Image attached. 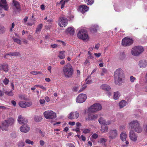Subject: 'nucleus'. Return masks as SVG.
I'll use <instances>...</instances> for the list:
<instances>
[{
	"mask_svg": "<svg viewBox=\"0 0 147 147\" xmlns=\"http://www.w3.org/2000/svg\"><path fill=\"white\" fill-rule=\"evenodd\" d=\"M39 133L41 134V136L42 137H44L45 136V133L42 132L41 130H40L39 131Z\"/></svg>",
	"mask_w": 147,
	"mask_h": 147,
	"instance_id": "56",
	"label": "nucleus"
},
{
	"mask_svg": "<svg viewBox=\"0 0 147 147\" xmlns=\"http://www.w3.org/2000/svg\"><path fill=\"white\" fill-rule=\"evenodd\" d=\"M42 24H40L38 25L36 30V32H40L41 30L42 27Z\"/></svg>",
	"mask_w": 147,
	"mask_h": 147,
	"instance_id": "36",
	"label": "nucleus"
},
{
	"mask_svg": "<svg viewBox=\"0 0 147 147\" xmlns=\"http://www.w3.org/2000/svg\"><path fill=\"white\" fill-rule=\"evenodd\" d=\"M110 136H109V138L111 139H114L117 137L118 135V133L116 129H111L109 132Z\"/></svg>",
	"mask_w": 147,
	"mask_h": 147,
	"instance_id": "10",
	"label": "nucleus"
},
{
	"mask_svg": "<svg viewBox=\"0 0 147 147\" xmlns=\"http://www.w3.org/2000/svg\"><path fill=\"white\" fill-rule=\"evenodd\" d=\"M89 9V8L86 5H82L79 7L78 10L82 13H85Z\"/></svg>",
	"mask_w": 147,
	"mask_h": 147,
	"instance_id": "15",
	"label": "nucleus"
},
{
	"mask_svg": "<svg viewBox=\"0 0 147 147\" xmlns=\"http://www.w3.org/2000/svg\"><path fill=\"white\" fill-rule=\"evenodd\" d=\"M91 129L90 128H84L82 129L83 133L84 134H88L90 132Z\"/></svg>",
	"mask_w": 147,
	"mask_h": 147,
	"instance_id": "45",
	"label": "nucleus"
},
{
	"mask_svg": "<svg viewBox=\"0 0 147 147\" xmlns=\"http://www.w3.org/2000/svg\"><path fill=\"white\" fill-rule=\"evenodd\" d=\"M4 93L6 94L9 96H13V94L11 90L4 91Z\"/></svg>",
	"mask_w": 147,
	"mask_h": 147,
	"instance_id": "38",
	"label": "nucleus"
},
{
	"mask_svg": "<svg viewBox=\"0 0 147 147\" xmlns=\"http://www.w3.org/2000/svg\"><path fill=\"white\" fill-rule=\"evenodd\" d=\"M65 33L67 34L73 35L74 33V30L73 27H70L68 28L66 30Z\"/></svg>",
	"mask_w": 147,
	"mask_h": 147,
	"instance_id": "19",
	"label": "nucleus"
},
{
	"mask_svg": "<svg viewBox=\"0 0 147 147\" xmlns=\"http://www.w3.org/2000/svg\"><path fill=\"white\" fill-rule=\"evenodd\" d=\"M88 53L89 55L88 57L89 59H92L94 58V57L92 55V53L90 51L88 52Z\"/></svg>",
	"mask_w": 147,
	"mask_h": 147,
	"instance_id": "53",
	"label": "nucleus"
},
{
	"mask_svg": "<svg viewBox=\"0 0 147 147\" xmlns=\"http://www.w3.org/2000/svg\"><path fill=\"white\" fill-rule=\"evenodd\" d=\"M58 45L57 44H54L53 45H51V47L53 48H56Z\"/></svg>",
	"mask_w": 147,
	"mask_h": 147,
	"instance_id": "63",
	"label": "nucleus"
},
{
	"mask_svg": "<svg viewBox=\"0 0 147 147\" xmlns=\"http://www.w3.org/2000/svg\"><path fill=\"white\" fill-rule=\"evenodd\" d=\"M15 120L12 118L8 119L5 120L1 126L2 130H7L8 129V127L10 126L13 125L14 123Z\"/></svg>",
	"mask_w": 147,
	"mask_h": 147,
	"instance_id": "4",
	"label": "nucleus"
},
{
	"mask_svg": "<svg viewBox=\"0 0 147 147\" xmlns=\"http://www.w3.org/2000/svg\"><path fill=\"white\" fill-rule=\"evenodd\" d=\"M84 1L88 5H91L94 3V0H84Z\"/></svg>",
	"mask_w": 147,
	"mask_h": 147,
	"instance_id": "40",
	"label": "nucleus"
},
{
	"mask_svg": "<svg viewBox=\"0 0 147 147\" xmlns=\"http://www.w3.org/2000/svg\"><path fill=\"white\" fill-rule=\"evenodd\" d=\"M9 80L5 78L3 80V82L5 85H7L8 83Z\"/></svg>",
	"mask_w": 147,
	"mask_h": 147,
	"instance_id": "49",
	"label": "nucleus"
},
{
	"mask_svg": "<svg viewBox=\"0 0 147 147\" xmlns=\"http://www.w3.org/2000/svg\"><path fill=\"white\" fill-rule=\"evenodd\" d=\"M136 78L132 76H131L130 78V81L131 82H133L135 80Z\"/></svg>",
	"mask_w": 147,
	"mask_h": 147,
	"instance_id": "55",
	"label": "nucleus"
},
{
	"mask_svg": "<svg viewBox=\"0 0 147 147\" xmlns=\"http://www.w3.org/2000/svg\"><path fill=\"white\" fill-rule=\"evenodd\" d=\"M114 9L116 11L120 12L122 10V7L119 5H115L114 6Z\"/></svg>",
	"mask_w": 147,
	"mask_h": 147,
	"instance_id": "28",
	"label": "nucleus"
},
{
	"mask_svg": "<svg viewBox=\"0 0 147 147\" xmlns=\"http://www.w3.org/2000/svg\"><path fill=\"white\" fill-rule=\"evenodd\" d=\"M134 129L136 132L137 133H140L142 131V130L140 124Z\"/></svg>",
	"mask_w": 147,
	"mask_h": 147,
	"instance_id": "32",
	"label": "nucleus"
},
{
	"mask_svg": "<svg viewBox=\"0 0 147 147\" xmlns=\"http://www.w3.org/2000/svg\"><path fill=\"white\" fill-rule=\"evenodd\" d=\"M28 17L26 16L25 17L23 21V22L24 24L25 25H27L28 26H32L34 24V23H31L30 22H28L27 23H26V22L27 21L28 19Z\"/></svg>",
	"mask_w": 147,
	"mask_h": 147,
	"instance_id": "29",
	"label": "nucleus"
},
{
	"mask_svg": "<svg viewBox=\"0 0 147 147\" xmlns=\"http://www.w3.org/2000/svg\"><path fill=\"white\" fill-rule=\"evenodd\" d=\"M111 123V121L110 120H108L107 121H105V125H108L110 124Z\"/></svg>",
	"mask_w": 147,
	"mask_h": 147,
	"instance_id": "58",
	"label": "nucleus"
},
{
	"mask_svg": "<svg viewBox=\"0 0 147 147\" xmlns=\"http://www.w3.org/2000/svg\"><path fill=\"white\" fill-rule=\"evenodd\" d=\"M101 89L105 91H108L110 90L111 88L108 85L106 84H103L100 86Z\"/></svg>",
	"mask_w": 147,
	"mask_h": 147,
	"instance_id": "23",
	"label": "nucleus"
},
{
	"mask_svg": "<svg viewBox=\"0 0 147 147\" xmlns=\"http://www.w3.org/2000/svg\"><path fill=\"white\" fill-rule=\"evenodd\" d=\"M98 135L96 134H94L92 136L93 138L94 139L97 138L98 137Z\"/></svg>",
	"mask_w": 147,
	"mask_h": 147,
	"instance_id": "57",
	"label": "nucleus"
},
{
	"mask_svg": "<svg viewBox=\"0 0 147 147\" xmlns=\"http://www.w3.org/2000/svg\"><path fill=\"white\" fill-rule=\"evenodd\" d=\"M120 96L119 92L118 91H116L114 92L113 98L115 100L118 99Z\"/></svg>",
	"mask_w": 147,
	"mask_h": 147,
	"instance_id": "31",
	"label": "nucleus"
},
{
	"mask_svg": "<svg viewBox=\"0 0 147 147\" xmlns=\"http://www.w3.org/2000/svg\"><path fill=\"white\" fill-rule=\"evenodd\" d=\"M144 48L141 46H137L133 47L131 51V54L135 56H138L144 51Z\"/></svg>",
	"mask_w": 147,
	"mask_h": 147,
	"instance_id": "5",
	"label": "nucleus"
},
{
	"mask_svg": "<svg viewBox=\"0 0 147 147\" xmlns=\"http://www.w3.org/2000/svg\"><path fill=\"white\" fill-rule=\"evenodd\" d=\"M97 117L98 116L97 115H94L92 114H89L88 115L87 120L88 121H89L91 120L95 119L97 118Z\"/></svg>",
	"mask_w": 147,
	"mask_h": 147,
	"instance_id": "25",
	"label": "nucleus"
},
{
	"mask_svg": "<svg viewBox=\"0 0 147 147\" xmlns=\"http://www.w3.org/2000/svg\"><path fill=\"white\" fill-rule=\"evenodd\" d=\"M130 139L134 142H136L138 140V136L133 131L131 130L129 133Z\"/></svg>",
	"mask_w": 147,
	"mask_h": 147,
	"instance_id": "11",
	"label": "nucleus"
},
{
	"mask_svg": "<svg viewBox=\"0 0 147 147\" xmlns=\"http://www.w3.org/2000/svg\"><path fill=\"white\" fill-rule=\"evenodd\" d=\"M115 83L116 84L120 85L124 77L123 70L120 69H117L114 73Z\"/></svg>",
	"mask_w": 147,
	"mask_h": 147,
	"instance_id": "2",
	"label": "nucleus"
},
{
	"mask_svg": "<svg viewBox=\"0 0 147 147\" xmlns=\"http://www.w3.org/2000/svg\"><path fill=\"white\" fill-rule=\"evenodd\" d=\"M79 116V113L77 111L71 112L70 113L68 118L70 119H77Z\"/></svg>",
	"mask_w": 147,
	"mask_h": 147,
	"instance_id": "18",
	"label": "nucleus"
},
{
	"mask_svg": "<svg viewBox=\"0 0 147 147\" xmlns=\"http://www.w3.org/2000/svg\"><path fill=\"white\" fill-rule=\"evenodd\" d=\"M25 143L26 144L32 145L34 144V142L29 139H26L25 140Z\"/></svg>",
	"mask_w": 147,
	"mask_h": 147,
	"instance_id": "41",
	"label": "nucleus"
},
{
	"mask_svg": "<svg viewBox=\"0 0 147 147\" xmlns=\"http://www.w3.org/2000/svg\"><path fill=\"white\" fill-rule=\"evenodd\" d=\"M126 104L127 102L125 100H122L119 103V107L121 108H122L126 105Z\"/></svg>",
	"mask_w": 147,
	"mask_h": 147,
	"instance_id": "33",
	"label": "nucleus"
},
{
	"mask_svg": "<svg viewBox=\"0 0 147 147\" xmlns=\"http://www.w3.org/2000/svg\"><path fill=\"white\" fill-rule=\"evenodd\" d=\"M76 132L78 133L80 132V127H76V129L74 130Z\"/></svg>",
	"mask_w": 147,
	"mask_h": 147,
	"instance_id": "60",
	"label": "nucleus"
},
{
	"mask_svg": "<svg viewBox=\"0 0 147 147\" xmlns=\"http://www.w3.org/2000/svg\"><path fill=\"white\" fill-rule=\"evenodd\" d=\"M1 67L2 68V69L5 72H7L8 71V65H1Z\"/></svg>",
	"mask_w": 147,
	"mask_h": 147,
	"instance_id": "43",
	"label": "nucleus"
},
{
	"mask_svg": "<svg viewBox=\"0 0 147 147\" xmlns=\"http://www.w3.org/2000/svg\"><path fill=\"white\" fill-rule=\"evenodd\" d=\"M19 98L22 100H25L27 99L26 96L24 94H21L19 96Z\"/></svg>",
	"mask_w": 147,
	"mask_h": 147,
	"instance_id": "44",
	"label": "nucleus"
},
{
	"mask_svg": "<svg viewBox=\"0 0 147 147\" xmlns=\"http://www.w3.org/2000/svg\"><path fill=\"white\" fill-rule=\"evenodd\" d=\"M18 121L20 124L26 123L27 122L26 120L24 117H22L21 115L19 116Z\"/></svg>",
	"mask_w": 147,
	"mask_h": 147,
	"instance_id": "22",
	"label": "nucleus"
},
{
	"mask_svg": "<svg viewBox=\"0 0 147 147\" xmlns=\"http://www.w3.org/2000/svg\"><path fill=\"white\" fill-rule=\"evenodd\" d=\"M78 37L83 40H88L89 39L87 32L85 28L80 29L77 34Z\"/></svg>",
	"mask_w": 147,
	"mask_h": 147,
	"instance_id": "3",
	"label": "nucleus"
},
{
	"mask_svg": "<svg viewBox=\"0 0 147 147\" xmlns=\"http://www.w3.org/2000/svg\"><path fill=\"white\" fill-rule=\"evenodd\" d=\"M100 131L102 133L107 132L108 131V128L107 126L102 125L101 126Z\"/></svg>",
	"mask_w": 147,
	"mask_h": 147,
	"instance_id": "27",
	"label": "nucleus"
},
{
	"mask_svg": "<svg viewBox=\"0 0 147 147\" xmlns=\"http://www.w3.org/2000/svg\"><path fill=\"white\" fill-rule=\"evenodd\" d=\"M42 119L41 116H35L34 117V120L36 122L40 121Z\"/></svg>",
	"mask_w": 147,
	"mask_h": 147,
	"instance_id": "35",
	"label": "nucleus"
},
{
	"mask_svg": "<svg viewBox=\"0 0 147 147\" xmlns=\"http://www.w3.org/2000/svg\"><path fill=\"white\" fill-rule=\"evenodd\" d=\"M65 51H61L59 52V54L58 56L60 59H63L65 57V56L64 54Z\"/></svg>",
	"mask_w": 147,
	"mask_h": 147,
	"instance_id": "34",
	"label": "nucleus"
},
{
	"mask_svg": "<svg viewBox=\"0 0 147 147\" xmlns=\"http://www.w3.org/2000/svg\"><path fill=\"white\" fill-rule=\"evenodd\" d=\"M30 127L27 124H24L20 128L21 131L23 133H27L30 130Z\"/></svg>",
	"mask_w": 147,
	"mask_h": 147,
	"instance_id": "17",
	"label": "nucleus"
},
{
	"mask_svg": "<svg viewBox=\"0 0 147 147\" xmlns=\"http://www.w3.org/2000/svg\"><path fill=\"white\" fill-rule=\"evenodd\" d=\"M56 42H59L60 44H62V45L63 46H64L65 45V43L64 42L61 41L60 40H57L56 41Z\"/></svg>",
	"mask_w": 147,
	"mask_h": 147,
	"instance_id": "54",
	"label": "nucleus"
},
{
	"mask_svg": "<svg viewBox=\"0 0 147 147\" xmlns=\"http://www.w3.org/2000/svg\"><path fill=\"white\" fill-rule=\"evenodd\" d=\"M5 15L3 10L0 8V19L3 18Z\"/></svg>",
	"mask_w": 147,
	"mask_h": 147,
	"instance_id": "39",
	"label": "nucleus"
},
{
	"mask_svg": "<svg viewBox=\"0 0 147 147\" xmlns=\"http://www.w3.org/2000/svg\"><path fill=\"white\" fill-rule=\"evenodd\" d=\"M133 42V41L131 38L126 37L122 39V45L124 46H128L131 45Z\"/></svg>",
	"mask_w": 147,
	"mask_h": 147,
	"instance_id": "8",
	"label": "nucleus"
},
{
	"mask_svg": "<svg viewBox=\"0 0 147 147\" xmlns=\"http://www.w3.org/2000/svg\"><path fill=\"white\" fill-rule=\"evenodd\" d=\"M98 26L97 25H92L90 28V31L91 32H96L98 29Z\"/></svg>",
	"mask_w": 147,
	"mask_h": 147,
	"instance_id": "30",
	"label": "nucleus"
},
{
	"mask_svg": "<svg viewBox=\"0 0 147 147\" xmlns=\"http://www.w3.org/2000/svg\"><path fill=\"white\" fill-rule=\"evenodd\" d=\"M86 98L87 96L86 94H81L77 97L76 101L78 103H81L85 102Z\"/></svg>",
	"mask_w": 147,
	"mask_h": 147,
	"instance_id": "9",
	"label": "nucleus"
},
{
	"mask_svg": "<svg viewBox=\"0 0 147 147\" xmlns=\"http://www.w3.org/2000/svg\"><path fill=\"white\" fill-rule=\"evenodd\" d=\"M19 55V52L10 53L6 54L5 56V58L9 57V56H18Z\"/></svg>",
	"mask_w": 147,
	"mask_h": 147,
	"instance_id": "24",
	"label": "nucleus"
},
{
	"mask_svg": "<svg viewBox=\"0 0 147 147\" xmlns=\"http://www.w3.org/2000/svg\"><path fill=\"white\" fill-rule=\"evenodd\" d=\"M32 103L31 102L20 101L19 102V106L22 108H25L31 106Z\"/></svg>",
	"mask_w": 147,
	"mask_h": 147,
	"instance_id": "13",
	"label": "nucleus"
},
{
	"mask_svg": "<svg viewBox=\"0 0 147 147\" xmlns=\"http://www.w3.org/2000/svg\"><path fill=\"white\" fill-rule=\"evenodd\" d=\"M13 5L14 8L16 10H19L20 9V6L19 3L17 1H13Z\"/></svg>",
	"mask_w": 147,
	"mask_h": 147,
	"instance_id": "26",
	"label": "nucleus"
},
{
	"mask_svg": "<svg viewBox=\"0 0 147 147\" xmlns=\"http://www.w3.org/2000/svg\"><path fill=\"white\" fill-rule=\"evenodd\" d=\"M107 139L105 138H102L99 140L98 141V142L100 143H102L104 144L107 141Z\"/></svg>",
	"mask_w": 147,
	"mask_h": 147,
	"instance_id": "42",
	"label": "nucleus"
},
{
	"mask_svg": "<svg viewBox=\"0 0 147 147\" xmlns=\"http://www.w3.org/2000/svg\"><path fill=\"white\" fill-rule=\"evenodd\" d=\"M63 0H61L60 3L61 4V9H62L63 8L65 5V2L63 1V2H62Z\"/></svg>",
	"mask_w": 147,
	"mask_h": 147,
	"instance_id": "52",
	"label": "nucleus"
},
{
	"mask_svg": "<svg viewBox=\"0 0 147 147\" xmlns=\"http://www.w3.org/2000/svg\"><path fill=\"white\" fill-rule=\"evenodd\" d=\"M102 109L101 105L98 103L94 104L88 109L89 112L94 113Z\"/></svg>",
	"mask_w": 147,
	"mask_h": 147,
	"instance_id": "7",
	"label": "nucleus"
},
{
	"mask_svg": "<svg viewBox=\"0 0 147 147\" xmlns=\"http://www.w3.org/2000/svg\"><path fill=\"white\" fill-rule=\"evenodd\" d=\"M13 40L15 42L17 43L18 44L21 45V42L20 40L19 39L14 38H13Z\"/></svg>",
	"mask_w": 147,
	"mask_h": 147,
	"instance_id": "47",
	"label": "nucleus"
},
{
	"mask_svg": "<svg viewBox=\"0 0 147 147\" xmlns=\"http://www.w3.org/2000/svg\"><path fill=\"white\" fill-rule=\"evenodd\" d=\"M39 144L41 146H43L45 144V142L42 140H40L39 142Z\"/></svg>",
	"mask_w": 147,
	"mask_h": 147,
	"instance_id": "61",
	"label": "nucleus"
},
{
	"mask_svg": "<svg viewBox=\"0 0 147 147\" xmlns=\"http://www.w3.org/2000/svg\"><path fill=\"white\" fill-rule=\"evenodd\" d=\"M62 72L65 78H71L74 74V69L70 63H67L63 67Z\"/></svg>",
	"mask_w": 147,
	"mask_h": 147,
	"instance_id": "1",
	"label": "nucleus"
},
{
	"mask_svg": "<svg viewBox=\"0 0 147 147\" xmlns=\"http://www.w3.org/2000/svg\"><path fill=\"white\" fill-rule=\"evenodd\" d=\"M58 21V25L61 27H65L66 26L67 24V20L65 17H62L60 18L59 19Z\"/></svg>",
	"mask_w": 147,
	"mask_h": 147,
	"instance_id": "12",
	"label": "nucleus"
},
{
	"mask_svg": "<svg viewBox=\"0 0 147 147\" xmlns=\"http://www.w3.org/2000/svg\"><path fill=\"white\" fill-rule=\"evenodd\" d=\"M5 32L4 27L0 25V34H3Z\"/></svg>",
	"mask_w": 147,
	"mask_h": 147,
	"instance_id": "46",
	"label": "nucleus"
},
{
	"mask_svg": "<svg viewBox=\"0 0 147 147\" xmlns=\"http://www.w3.org/2000/svg\"><path fill=\"white\" fill-rule=\"evenodd\" d=\"M94 55L97 58H98L101 55V54L100 53H94Z\"/></svg>",
	"mask_w": 147,
	"mask_h": 147,
	"instance_id": "59",
	"label": "nucleus"
},
{
	"mask_svg": "<svg viewBox=\"0 0 147 147\" xmlns=\"http://www.w3.org/2000/svg\"><path fill=\"white\" fill-rule=\"evenodd\" d=\"M105 121L106 120L104 119L101 117L98 119V122L100 124L105 125Z\"/></svg>",
	"mask_w": 147,
	"mask_h": 147,
	"instance_id": "37",
	"label": "nucleus"
},
{
	"mask_svg": "<svg viewBox=\"0 0 147 147\" xmlns=\"http://www.w3.org/2000/svg\"><path fill=\"white\" fill-rule=\"evenodd\" d=\"M127 137V134L125 131L122 132L120 134V139L123 142L126 141Z\"/></svg>",
	"mask_w": 147,
	"mask_h": 147,
	"instance_id": "21",
	"label": "nucleus"
},
{
	"mask_svg": "<svg viewBox=\"0 0 147 147\" xmlns=\"http://www.w3.org/2000/svg\"><path fill=\"white\" fill-rule=\"evenodd\" d=\"M68 123L70 125L72 126L75 125V122L74 121H69Z\"/></svg>",
	"mask_w": 147,
	"mask_h": 147,
	"instance_id": "62",
	"label": "nucleus"
},
{
	"mask_svg": "<svg viewBox=\"0 0 147 147\" xmlns=\"http://www.w3.org/2000/svg\"><path fill=\"white\" fill-rule=\"evenodd\" d=\"M0 8L5 11H7L9 7L5 0H1L0 1Z\"/></svg>",
	"mask_w": 147,
	"mask_h": 147,
	"instance_id": "14",
	"label": "nucleus"
},
{
	"mask_svg": "<svg viewBox=\"0 0 147 147\" xmlns=\"http://www.w3.org/2000/svg\"><path fill=\"white\" fill-rule=\"evenodd\" d=\"M147 65V62L146 60H141L139 62V66L140 68H144Z\"/></svg>",
	"mask_w": 147,
	"mask_h": 147,
	"instance_id": "20",
	"label": "nucleus"
},
{
	"mask_svg": "<svg viewBox=\"0 0 147 147\" xmlns=\"http://www.w3.org/2000/svg\"><path fill=\"white\" fill-rule=\"evenodd\" d=\"M30 73L31 74H33V75H36L38 74H41V73L40 72H38L36 71H31L30 72Z\"/></svg>",
	"mask_w": 147,
	"mask_h": 147,
	"instance_id": "51",
	"label": "nucleus"
},
{
	"mask_svg": "<svg viewBox=\"0 0 147 147\" xmlns=\"http://www.w3.org/2000/svg\"><path fill=\"white\" fill-rule=\"evenodd\" d=\"M39 102L41 105H44L45 101L44 99H40L39 100Z\"/></svg>",
	"mask_w": 147,
	"mask_h": 147,
	"instance_id": "50",
	"label": "nucleus"
},
{
	"mask_svg": "<svg viewBox=\"0 0 147 147\" xmlns=\"http://www.w3.org/2000/svg\"><path fill=\"white\" fill-rule=\"evenodd\" d=\"M25 145L24 142L21 141L19 142L18 146L19 147H23Z\"/></svg>",
	"mask_w": 147,
	"mask_h": 147,
	"instance_id": "48",
	"label": "nucleus"
},
{
	"mask_svg": "<svg viewBox=\"0 0 147 147\" xmlns=\"http://www.w3.org/2000/svg\"><path fill=\"white\" fill-rule=\"evenodd\" d=\"M45 117L47 119H53L57 117L56 114L51 110H48L44 112L43 113Z\"/></svg>",
	"mask_w": 147,
	"mask_h": 147,
	"instance_id": "6",
	"label": "nucleus"
},
{
	"mask_svg": "<svg viewBox=\"0 0 147 147\" xmlns=\"http://www.w3.org/2000/svg\"><path fill=\"white\" fill-rule=\"evenodd\" d=\"M67 145L70 147H74V145L72 143H69L67 144Z\"/></svg>",
	"mask_w": 147,
	"mask_h": 147,
	"instance_id": "64",
	"label": "nucleus"
},
{
	"mask_svg": "<svg viewBox=\"0 0 147 147\" xmlns=\"http://www.w3.org/2000/svg\"><path fill=\"white\" fill-rule=\"evenodd\" d=\"M140 123L137 120H133L130 122L129 124V127L131 129H134Z\"/></svg>",
	"mask_w": 147,
	"mask_h": 147,
	"instance_id": "16",
	"label": "nucleus"
}]
</instances>
